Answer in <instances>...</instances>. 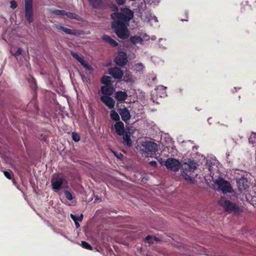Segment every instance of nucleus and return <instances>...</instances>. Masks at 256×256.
Listing matches in <instances>:
<instances>
[{
  "instance_id": "f257e3e1",
  "label": "nucleus",
  "mask_w": 256,
  "mask_h": 256,
  "mask_svg": "<svg viewBox=\"0 0 256 256\" xmlns=\"http://www.w3.org/2000/svg\"><path fill=\"white\" fill-rule=\"evenodd\" d=\"M113 21L112 28L118 37L122 40H126L130 36V32L126 24L134 17V12L128 8H124L121 12H114L111 14Z\"/></svg>"
},
{
  "instance_id": "f03ea898",
  "label": "nucleus",
  "mask_w": 256,
  "mask_h": 256,
  "mask_svg": "<svg viewBox=\"0 0 256 256\" xmlns=\"http://www.w3.org/2000/svg\"><path fill=\"white\" fill-rule=\"evenodd\" d=\"M215 184L218 186V188L223 194L232 192V188L229 182L225 180L224 178L219 177L214 181Z\"/></svg>"
},
{
  "instance_id": "7ed1b4c3",
  "label": "nucleus",
  "mask_w": 256,
  "mask_h": 256,
  "mask_svg": "<svg viewBox=\"0 0 256 256\" xmlns=\"http://www.w3.org/2000/svg\"><path fill=\"white\" fill-rule=\"evenodd\" d=\"M33 0H24L25 17L29 24L34 21Z\"/></svg>"
},
{
  "instance_id": "20e7f679",
  "label": "nucleus",
  "mask_w": 256,
  "mask_h": 256,
  "mask_svg": "<svg viewBox=\"0 0 256 256\" xmlns=\"http://www.w3.org/2000/svg\"><path fill=\"white\" fill-rule=\"evenodd\" d=\"M222 206L226 212L228 213L234 212V214H240L242 212V209L236 203L229 200H224Z\"/></svg>"
},
{
  "instance_id": "39448f33",
  "label": "nucleus",
  "mask_w": 256,
  "mask_h": 256,
  "mask_svg": "<svg viewBox=\"0 0 256 256\" xmlns=\"http://www.w3.org/2000/svg\"><path fill=\"white\" fill-rule=\"evenodd\" d=\"M142 146L144 148L143 151L146 154V156L155 154L158 150V146L154 142H144Z\"/></svg>"
},
{
  "instance_id": "423d86ee",
  "label": "nucleus",
  "mask_w": 256,
  "mask_h": 256,
  "mask_svg": "<svg viewBox=\"0 0 256 256\" xmlns=\"http://www.w3.org/2000/svg\"><path fill=\"white\" fill-rule=\"evenodd\" d=\"M164 165L173 172H177L181 166L180 161L174 158H168L165 162Z\"/></svg>"
},
{
  "instance_id": "0eeeda50",
  "label": "nucleus",
  "mask_w": 256,
  "mask_h": 256,
  "mask_svg": "<svg viewBox=\"0 0 256 256\" xmlns=\"http://www.w3.org/2000/svg\"><path fill=\"white\" fill-rule=\"evenodd\" d=\"M82 66L84 68H86V74H84L80 72L81 78L84 82H86L88 84H90V76L88 75V74H89L90 75L92 74L94 72V69L92 68V66L90 64H88L86 62Z\"/></svg>"
},
{
  "instance_id": "6e6552de",
  "label": "nucleus",
  "mask_w": 256,
  "mask_h": 256,
  "mask_svg": "<svg viewBox=\"0 0 256 256\" xmlns=\"http://www.w3.org/2000/svg\"><path fill=\"white\" fill-rule=\"evenodd\" d=\"M52 188L54 190H59L62 188V185L67 182L65 178L60 176L52 178L51 180Z\"/></svg>"
},
{
  "instance_id": "1a4fd4ad",
  "label": "nucleus",
  "mask_w": 256,
  "mask_h": 256,
  "mask_svg": "<svg viewBox=\"0 0 256 256\" xmlns=\"http://www.w3.org/2000/svg\"><path fill=\"white\" fill-rule=\"evenodd\" d=\"M54 27L58 32H62L66 34L74 35V36H78L80 34L78 30H72L69 28L64 27L58 24H54Z\"/></svg>"
},
{
  "instance_id": "9d476101",
  "label": "nucleus",
  "mask_w": 256,
  "mask_h": 256,
  "mask_svg": "<svg viewBox=\"0 0 256 256\" xmlns=\"http://www.w3.org/2000/svg\"><path fill=\"white\" fill-rule=\"evenodd\" d=\"M114 62L119 66H124L128 62L127 55L125 52H120L114 59Z\"/></svg>"
},
{
  "instance_id": "9b49d317",
  "label": "nucleus",
  "mask_w": 256,
  "mask_h": 256,
  "mask_svg": "<svg viewBox=\"0 0 256 256\" xmlns=\"http://www.w3.org/2000/svg\"><path fill=\"white\" fill-rule=\"evenodd\" d=\"M108 72V74L115 79H121L124 76L122 70L120 68L116 66L110 68Z\"/></svg>"
},
{
  "instance_id": "f8f14e48",
  "label": "nucleus",
  "mask_w": 256,
  "mask_h": 256,
  "mask_svg": "<svg viewBox=\"0 0 256 256\" xmlns=\"http://www.w3.org/2000/svg\"><path fill=\"white\" fill-rule=\"evenodd\" d=\"M114 91L112 84H108L102 86L101 88L102 93L104 94V96H108L113 94Z\"/></svg>"
},
{
  "instance_id": "ddd939ff",
  "label": "nucleus",
  "mask_w": 256,
  "mask_h": 256,
  "mask_svg": "<svg viewBox=\"0 0 256 256\" xmlns=\"http://www.w3.org/2000/svg\"><path fill=\"white\" fill-rule=\"evenodd\" d=\"M236 184L239 191L242 192L248 188V180L246 178L242 177L236 180Z\"/></svg>"
},
{
  "instance_id": "4468645a",
  "label": "nucleus",
  "mask_w": 256,
  "mask_h": 256,
  "mask_svg": "<svg viewBox=\"0 0 256 256\" xmlns=\"http://www.w3.org/2000/svg\"><path fill=\"white\" fill-rule=\"evenodd\" d=\"M100 100L109 108H114L116 102L110 96H102Z\"/></svg>"
},
{
  "instance_id": "2eb2a0df",
  "label": "nucleus",
  "mask_w": 256,
  "mask_h": 256,
  "mask_svg": "<svg viewBox=\"0 0 256 256\" xmlns=\"http://www.w3.org/2000/svg\"><path fill=\"white\" fill-rule=\"evenodd\" d=\"M119 114L121 116L122 120L125 122H126L130 118V112L126 108H120L119 110Z\"/></svg>"
},
{
  "instance_id": "dca6fc26",
  "label": "nucleus",
  "mask_w": 256,
  "mask_h": 256,
  "mask_svg": "<svg viewBox=\"0 0 256 256\" xmlns=\"http://www.w3.org/2000/svg\"><path fill=\"white\" fill-rule=\"evenodd\" d=\"M114 129L116 133L120 136L124 134V124L121 121L116 122L114 124Z\"/></svg>"
},
{
  "instance_id": "f3484780",
  "label": "nucleus",
  "mask_w": 256,
  "mask_h": 256,
  "mask_svg": "<svg viewBox=\"0 0 256 256\" xmlns=\"http://www.w3.org/2000/svg\"><path fill=\"white\" fill-rule=\"evenodd\" d=\"M115 98L120 102H124L128 97L126 92L122 91H118L115 93Z\"/></svg>"
},
{
  "instance_id": "a211bd4d",
  "label": "nucleus",
  "mask_w": 256,
  "mask_h": 256,
  "mask_svg": "<svg viewBox=\"0 0 256 256\" xmlns=\"http://www.w3.org/2000/svg\"><path fill=\"white\" fill-rule=\"evenodd\" d=\"M102 40L106 42L109 44L112 47H116L118 45V42L110 36L104 35L102 36Z\"/></svg>"
},
{
  "instance_id": "6ab92c4d",
  "label": "nucleus",
  "mask_w": 256,
  "mask_h": 256,
  "mask_svg": "<svg viewBox=\"0 0 256 256\" xmlns=\"http://www.w3.org/2000/svg\"><path fill=\"white\" fill-rule=\"evenodd\" d=\"M88 116L90 118L91 121L94 122V116H95V106L94 105L92 104H88Z\"/></svg>"
},
{
  "instance_id": "aec40b11",
  "label": "nucleus",
  "mask_w": 256,
  "mask_h": 256,
  "mask_svg": "<svg viewBox=\"0 0 256 256\" xmlns=\"http://www.w3.org/2000/svg\"><path fill=\"white\" fill-rule=\"evenodd\" d=\"M65 16L70 18L78 20H81V18L78 14L74 12H67L66 11Z\"/></svg>"
},
{
  "instance_id": "412c9836",
  "label": "nucleus",
  "mask_w": 256,
  "mask_h": 256,
  "mask_svg": "<svg viewBox=\"0 0 256 256\" xmlns=\"http://www.w3.org/2000/svg\"><path fill=\"white\" fill-rule=\"evenodd\" d=\"M130 42L133 44H136L140 43L141 44L143 40L140 36H132L130 38Z\"/></svg>"
},
{
  "instance_id": "4be33fe9",
  "label": "nucleus",
  "mask_w": 256,
  "mask_h": 256,
  "mask_svg": "<svg viewBox=\"0 0 256 256\" xmlns=\"http://www.w3.org/2000/svg\"><path fill=\"white\" fill-rule=\"evenodd\" d=\"M122 136L124 144H126L128 146H131L132 145V142L130 138V136L128 134Z\"/></svg>"
},
{
  "instance_id": "5701e85b",
  "label": "nucleus",
  "mask_w": 256,
  "mask_h": 256,
  "mask_svg": "<svg viewBox=\"0 0 256 256\" xmlns=\"http://www.w3.org/2000/svg\"><path fill=\"white\" fill-rule=\"evenodd\" d=\"M110 118L112 120L117 122L120 121V118L118 114L114 110L110 111Z\"/></svg>"
},
{
  "instance_id": "b1692460",
  "label": "nucleus",
  "mask_w": 256,
  "mask_h": 256,
  "mask_svg": "<svg viewBox=\"0 0 256 256\" xmlns=\"http://www.w3.org/2000/svg\"><path fill=\"white\" fill-rule=\"evenodd\" d=\"M101 82L105 85L112 84V78L110 76H104L101 78Z\"/></svg>"
},
{
  "instance_id": "393cba45",
  "label": "nucleus",
  "mask_w": 256,
  "mask_h": 256,
  "mask_svg": "<svg viewBox=\"0 0 256 256\" xmlns=\"http://www.w3.org/2000/svg\"><path fill=\"white\" fill-rule=\"evenodd\" d=\"M70 218L74 222H82L83 218V215L81 214L80 216H77L73 214H70Z\"/></svg>"
},
{
  "instance_id": "a878e982",
  "label": "nucleus",
  "mask_w": 256,
  "mask_h": 256,
  "mask_svg": "<svg viewBox=\"0 0 256 256\" xmlns=\"http://www.w3.org/2000/svg\"><path fill=\"white\" fill-rule=\"evenodd\" d=\"M51 12L54 14L58 16H65L66 10L55 9L52 10Z\"/></svg>"
},
{
  "instance_id": "bb28decb",
  "label": "nucleus",
  "mask_w": 256,
  "mask_h": 256,
  "mask_svg": "<svg viewBox=\"0 0 256 256\" xmlns=\"http://www.w3.org/2000/svg\"><path fill=\"white\" fill-rule=\"evenodd\" d=\"M97 8H106V0H96Z\"/></svg>"
},
{
  "instance_id": "cd10ccee",
  "label": "nucleus",
  "mask_w": 256,
  "mask_h": 256,
  "mask_svg": "<svg viewBox=\"0 0 256 256\" xmlns=\"http://www.w3.org/2000/svg\"><path fill=\"white\" fill-rule=\"evenodd\" d=\"M188 168L190 172H194L196 168V163L194 161H190L188 164Z\"/></svg>"
},
{
  "instance_id": "c85d7f7f",
  "label": "nucleus",
  "mask_w": 256,
  "mask_h": 256,
  "mask_svg": "<svg viewBox=\"0 0 256 256\" xmlns=\"http://www.w3.org/2000/svg\"><path fill=\"white\" fill-rule=\"evenodd\" d=\"M81 246L86 249L89 250H92V247L91 245H90L88 242L82 241L81 242Z\"/></svg>"
},
{
  "instance_id": "c756f323",
  "label": "nucleus",
  "mask_w": 256,
  "mask_h": 256,
  "mask_svg": "<svg viewBox=\"0 0 256 256\" xmlns=\"http://www.w3.org/2000/svg\"><path fill=\"white\" fill-rule=\"evenodd\" d=\"M4 176L8 180L12 179L13 176V172L11 170H10L8 171L4 170Z\"/></svg>"
},
{
  "instance_id": "7c9ffc66",
  "label": "nucleus",
  "mask_w": 256,
  "mask_h": 256,
  "mask_svg": "<svg viewBox=\"0 0 256 256\" xmlns=\"http://www.w3.org/2000/svg\"><path fill=\"white\" fill-rule=\"evenodd\" d=\"M64 196H65L66 198L68 200H72L73 199V196H72V194L70 192V191L68 190H64Z\"/></svg>"
},
{
  "instance_id": "2f4dec72",
  "label": "nucleus",
  "mask_w": 256,
  "mask_h": 256,
  "mask_svg": "<svg viewBox=\"0 0 256 256\" xmlns=\"http://www.w3.org/2000/svg\"><path fill=\"white\" fill-rule=\"evenodd\" d=\"M72 136L73 140L76 142H78L80 140V136L78 133L76 132H72Z\"/></svg>"
},
{
  "instance_id": "473e14b6",
  "label": "nucleus",
  "mask_w": 256,
  "mask_h": 256,
  "mask_svg": "<svg viewBox=\"0 0 256 256\" xmlns=\"http://www.w3.org/2000/svg\"><path fill=\"white\" fill-rule=\"evenodd\" d=\"M112 153L114 154V156L117 158L118 159L120 160H122L124 157V156L123 154H122L120 152H116L112 150Z\"/></svg>"
},
{
  "instance_id": "72a5a7b5",
  "label": "nucleus",
  "mask_w": 256,
  "mask_h": 256,
  "mask_svg": "<svg viewBox=\"0 0 256 256\" xmlns=\"http://www.w3.org/2000/svg\"><path fill=\"white\" fill-rule=\"evenodd\" d=\"M70 54L72 56V57L74 58L75 59H76L77 60L78 59H80V58L82 56H80L78 54L73 52H71Z\"/></svg>"
},
{
  "instance_id": "f704fd0d",
  "label": "nucleus",
  "mask_w": 256,
  "mask_h": 256,
  "mask_svg": "<svg viewBox=\"0 0 256 256\" xmlns=\"http://www.w3.org/2000/svg\"><path fill=\"white\" fill-rule=\"evenodd\" d=\"M10 6L11 8H12V9H14L16 8V7L18 6V4H17V3L16 2V1H15L14 0H12L10 2Z\"/></svg>"
},
{
  "instance_id": "c9c22d12",
  "label": "nucleus",
  "mask_w": 256,
  "mask_h": 256,
  "mask_svg": "<svg viewBox=\"0 0 256 256\" xmlns=\"http://www.w3.org/2000/svg\"><path fill=\"white\" fill-rule=\"evenodd\" d=\"M90 4L94 8H96V0H88Z\"/></svg>"
},
{
  "instance_id": "e433bc0d",
  "label": "nucleus",
  "mask_w": 256,
  "mask_h": 256,
  "mask_svg": "<svg viewBox=\"0 0 256 256\" xmlns=\"http://www.w3.org/2000/svg\"><path fill=\"white\" fill-rule=\"evenodd\" d=\"M22 49L19 48L18 50L14 54V56L16 57L19 56L22 54Z\"/></svg>"
},
{
  "instance_id": "4c0bfd02",
  "label": "nucleus",
  "mask_w": 256,
  "mask_h": 256,
  "mask_svg": "<svg viewBox=\"0 0 256 256\" xmlns=\"http://www.w3.org/2000/svg\"><path fill=\"white\" fill-rule=\"evenodd\" d=\"M78 61L80 62V64H81L82 66H83L84 64L86 62L84 60V58L83 56H82L80 58V59H78Z\"/></svg>"
},
{
  "instance_id": "58836bf2",
  "label": "nucleus",
  "mask_w": 256,
  "mask_h": 256,
  "mask_svg": "<svg viewBox=\"0 0 256 256\" xmlns=\"http://www.w3.org/2000/svg\"><path fill=\"white\" fill-rule=\"evenodd\" d=\"M149 164L150 166H152V167L156 168L157 166V162L154 160L150 161L149 162Z\"/></svg>"
},
{
  "instance_id": "ea45409f",
  "label": "nucleus",
  "mask_w": 256,
  "mask_h": 256,
  "mask_svg": "<svg viewBox=\"0 0 256 256\" xmlns=\"http://www.w3.org/2000/svg\"><path fill=\"white\" fill-rule=\"evenodd\" d=\"M184 177V178L186 180H192V177H190V176H189L188 174H186L184 173L183 175Z\"/></svg>"
},
{
  "instance_id": "a19ab883",
  "label": "nucleus",
  "mask_w": 256,
  "mask_h": 256,
  "mask_svg": "<svg viewBox=\"0 0 256 256\" xmlns=\"http://www.w3.org/2000/svg\"><path fill=\"white\" fill-rule=\"evenodd\" d=\"M116 3L119 5H122L126 2V0H116Z\"/></svg>"
},
{
  "instance_id": "79ce46f5",
  "label": "nucleus",
  "mask_w": 256,
  "mask_h": 256,
  "mask_svg": "<svg viewBox=\"0 0 256 256\" xmlns=\"http://www.w3.org/2000/svg\"><path fill=\"white\" fill-rule=\"evenodd\" d=\"M152 238V236H148L146 238V242H148V243H150V240Z\"/></svg>"
},
{
  "instance_id": "37998d69",
  "label": "nucleus",
  "mask_w": 256,
  "mask_h": 256,
  "mask_svg": "<svg viewBox=\"0 0 256 256\" xmlns=\"http://www.w3.org/2000/svg\"><path fill=\"white\" fill-rule=\"evenodd\" d=\"M112 10H114V11H118V8L117 6L114 4L112 6Z\"/></svg>"
},
{
  "instance_id": "c03bdc74",
  "label": "nucleus",
  "mask_w": 256,
  "mask_h": 256,
  "mask_svg": "<svg viewBox=\"0 0 256 256\" xmlns=\"http://www.w3.org/2000/svg\"><path fill=\"white\" fill-rule=\"evenodd\" d=\"M158 160L161 164L164 165V162L162 160V158H158Z\"/></svg>"
},
{
  "instance_id": "a18cd8bd",
  "label": "nucleus",
  "mask_w": 256,
  "mask_h": 256,
  "mask_svg": "<svg viewBox=\"0 0 256 256\" xmlns=\"http://www.w3.org/2000/svg\"><path fill=\"white\" fill-rule=\"evenodd\" d=\"M74 222V224H75V226H76V228H79L80 225L79 223L78 222Z\"/></svg>"
},
{
  "instance_id": "49530a36",
  "label": "nucleus",
  "mask_w": 256,
  "mask_h": 256,
  "mask_svg": "<svg viewBox=\"0 0 256 256\" xmlns=\"http://www.w3.org/2000/svg\"><path fill=\"white\" fill-rule=\"evenodd\" d=\"M138 67H139V66H140L142 68L143 67V65H142V63L138 64Z\"/></svg>"
},
{
  "instance_id": "de8ad7c7",
  "label": "nucleus",
  "mask_w": 256,
  "mask_h": 256,
  "mask_svg": "<svg viewBox=\"0 0 256 256\" xmlns=\"http://www.w3.org/2000/svg\"><path fill=\"white\" fill-rule=\"evenodd\" d=\"M185 14H186V16H185V18H188V13H187V12H186Z\"/></svg>"
},
{
  "instance_id": "09e8293b",
  "label": "nucleus",
  "mask_w": 256,
  "mask_h": 256,
  "mask_svg": "<svg viewBox=\"0 0 256 256\" xmlns=\"http://www.w3.org/2000/svg\"><path fill=\"white\" fill-rule=\"evenodd\" d=\"M211 118H209L208 120V122L210 123V122H211V120H210Z\"/></svg>"
},
{
  "instance_id": "8fccbe9b",
  "label": "nucleus",
  "mask_w": 256,
  "mask_h": 256,
  "mask_svg": "<svg viewBox=\"0 0 256 256\" xmlns=\"http://www.w3.org/2000/svg\"><path fill=\"white\" fill-rule=\"evenodd\" d=\"M211 118H209L208 120V122L210 123V122H211V120H210Z\"/></svg>"
},
{
  "instance_id": "3c124183",
  "label": "nucleus",
  "mask_w": 256,
  "mask_h": 256,
  "mask_svg": "<svg viewBox=\"0 0 256 256\" xmlns=\"http://www.w3.org/2000/svg\"><path fill=\"white\" fill-rule=\"evenodd\" d=\"M96 199H97V201L99 200H100V198H99L98 197V196H97V198H96Z\"/></svg>"
}]
</instances>
